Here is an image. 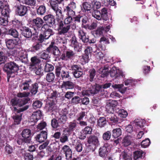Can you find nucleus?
I'll return each mask as SVG.
<instances>
[{
    "label": "nucleus",
    "instance_id": "f257e3e1",
    "mask_svg": "<svg viewBox=\"0 0 160 160\" xmlns=\"http://www.w3.org/2000/svg\"><path fill=\"white\" fill-rule=\"evenodd\" d=\"M30 101V99L29 98L20 99L15 97L11 99L10 104L13 107L18 106L20 107H22L18 109L16 107H13L14 112L18 113L23 112L28 108L29 105L26 104Z\"/></svg>",
    "mask_w": 160,
    "mask_h": 160
},
{
    "label": "nucleus",
    "instance_id": "f03ea898",
    "mask_svg": "<svg viewBox=\"0 0 160 160\" xmlns=\"http://www.w3.org/2000/svg\"><path fill=\"white\" fill-rule=\"evenodd\" d=\"M67 14L68 16L63 22L61 20H58V34L64 35L68 33L70 29V23L73 21L72 16L74 15Z\"/></svg>",
    "mask_w": 160,
    "mask_h": 160
},
{
    "label": "nucleus",
    "instance_id": "7ed1b4c3",
    "mask_svg": "<svg viewBox=\"0 0 160 160\" xmlns=\"http://www.w3.org/2000/svg\"><path fill=\"white\" fill-rule=\"evenodd\" d=\"M3 69L8 75L10 76L11 74L17 72L19 70V66L14 62L10 61L4 65Z\"/></svg>",
    "mask_w": 160,
    "mask_h": 160
},
{
    "label": "nucleus",
    "instance_id": "20e7f679",
    "mask_svg": "<svg viewBox=\"0 0 160 160\" xmlns=\"http://www.w3.org/2000/svg\"><path fill=\"white\" fill-rule=\"evenodd\" d=\"M88 85H89V87L88 86L87 89L82 91V96H93L99 92V89L100 88V87L99 84H95V85L92 86L90 83Z\"/></svg>",
    "mask_w": 160,
    "mask_h": 160
},
{
    "label": "nucleus",
    "instance_id": "39448f33",
    "mask_svg": "<svg viewBox=\"0 0 160 160\" xmlns=\"http://www.w3.org/2000/svg\"><path fill=\"white\" fill-rule=\"evenodd\" d=\"M30 22L32 28L35 31H39L46 26V24H44L43 20L39 17L33 19Z\"/></svg>",
    "mask_w": 160,
    "mask_h": 160
},
{
    "label": "nucleus",
    "instance_id": "423d86ee",
    "mask_svg": "<svg viewBox=\"0 0 160 160\" xmlns=\"http://www.w3.org/2000/svg\"><path fill=\"white\" fill-rule=\"evenodd\" d=\"M62 67L61 65L55 67V73L56 76L58 78L61 77L62 80H65L68 78H70L68 71L62 70Z\"/></svg>",
    "mask_w": 160,
    "mask_h": 160
},
{
    "label": "nucleus",
    "instance_id": "0eeeda50",
    "mask_svg": "<svg viewBox=\"0 0 160 160\" xmlns=\"http://www.w3.org/2000/svg\"><path fill=\"white\" fill-rule=\"evenodd\" d=\"M111 86L114 89H118V91L122 93H124L127 90V88L124 87L123 88L124 85L123 84H115L112 85L111 83L109 82L105 83L102 85H99V86L100 87V88L99 89V92H102L104 89L108 88Z\"/></svg>",
    "mask_w": 160,
    "mask_h": 160
},
{
    "label": "nucleus",
    "instance_id": "6e6552de",
    "mask_svg": "<svg viewBox=\"0 0 160 160\" xmlns=\"http://www.w3.org/2000/svg\"><path fill=\"white\" fill-rule=\"evenodd\" d=\"M44 22L45 23L46 26L48 25L49 27H52L56 26L57 23L55 16L52 14H49L45 15L43 17Z\"/></svg>",
    "mask_w": 160,
    "mask_h": 160
},
{
    "label": "nucleus",
    "instance_id": "1a4fd4ad",
    "mask_svg": "<svg viewBox=\"0 0 160 160\" xmlns=\"http://www.w3.org/2000/svg\"><path fill=\"white\" fill-rule=\"evenodd\" d=\"M31 62L29 65V71H33L37 68V67L40 66L41 61L40 59L36 56L32 57L30 59Z\"/></svg>",
    "mask_w": 160,
    "mask_h": 160
},
{
    "label": "nucleus",
    "instance_id": "9d476101",
    "mask_svg": "<svg viewBox=\"0 0 160 160\" xmlns=\"http://www.w3.org/2000/svg\"><path fill=\"white\" fill-rule=\"evenodd\" d=\"M14 7L16 9V12L19 16H23L27 13L28 10V7L22 5L20 3H17L15 5Z\"/></svg>",
    "mask_w": 160,
    "mask_h": 160
},
{
    "label": "nucleus",
    "instance_id": "9b49d317",
    "mask_svg": "<svg viewBox=\"0 0 160 160\" xmlns=\"http://www.w3.org/2000/svg\"><path fill=\"white\" fill-rule=\"evenodd\" d=\"M5 41L6 47L9 49H16L19 45L18 42L16 39L6 38Z\"/></svg>",
    "mask_w": 160,
    "mask_h": 160
},
{
    "label": "nucleus",
    "instance_id": "f8f14e48",
    "mask_svg": "<svg viewBox=\"0 0 160 160\" xmlns=\"http://www.w3.org/2000/svg\"><path fill=\"white\" fill-rule=\"evenodd\" d=\"M70 46L74 48L75 51L78 52H81L82 46L78 42L77 38L75 36H72L70 40Z\"/></svg>",
    "mask_w": 160,
    "mask_h": 160
},
{
    "label": "nucleus",
    "instance_id": "ddd939ff",
    "mask_svg": "<svg viewBox=\"0 0 160 160\" xmlns=\"http://www.w3.org/2000/svg\"><path fill=\"white\" fill-rule=\"evenodd\" d=\"M78 35L80 40L84 44H88L89 41V36L87 35V33L82 29L80 28L78 31Z\"/></svg>",
    "mask_w": 160,
    "mask_h": 160
},
{
    "label": "nucleus",
    "instance_id": "4468645a",
    "mask_svg": "<svg viewBox=\"0 0 160 160\" xmlns=\"http://www.w3.org/2000/svg\"><path fill=\"white\" fill-rule=\"evenodd\" d=\"M47 51L55 56H58L60 53V51L53 42H52L49 46L47 48Z\"/></svg>",
    "mask_w": 160,
    "mask_h": 160
},
{
    "label": "nucleus",
    "instance_id": "2eb2a0df",
    "mask_svg": "<svg viewBox=\"0 0 160 160\" xmlns=\"http://www.w3.org/2000/svg\"><path fill=\"white\" fill-rule=\"evenodd\" d=\"M109 73L110 76L115 79L125 77L123 72L119 69H117L116 67H112Z\"/></svg>",
    "mask_w": 160,
    "mask_h": 160
},
{
    "label": "nucleus",
    "instance_id": "dca6fc26",
    "mask_svg": "<svg viewBox=\"0 0 160 160\" xmlns=\"http://www.w3.org/2000/svg\"><path fill=\"white\" fill-rule=\"evenodd\" d=\"M87 142L90 145L94 147V148L99 145L98 138L95 135H91L88 138Z\"/></svg>",
    "mask_w": 160,
    "mask_h": 160
},
{
    "label": "nucleus",
    "instance_id": "f3484780",
    "mask_svg": "<svg viewBox=\"0 0 160 160\" xmlns=\"http://www.w3.org/2000/svg\"><path fill=\"white\" fill-rule=\"evenodd\" d=\"M63 152L65 155L66 160H71L72 158V151L69 146L64 145L62 148Z\"/></svg>",
    "mask_w": 160,
    "mask_h": 160
},
{
    "label": "nucleus",
    "instance_id": "a211bd4d",
    "mask_svg": "<svg viewBox=\"0 0 160 160\" xmlns=\"http://www.w3.org/2000/svg\"><path fill=\"white\" fill-rule=\"evenodd\" d=\"M76 8V3L73 2V0L71 1L68 5L64 9V11L66 12L68 14L70 15H75V12L73 10Z\"/></svg>",
    "mask_w": 160,
    "mask_h": 160
},
{
    "label": "nucleus",
    "instance_id": "6ab92c4d",
    "mask_svg": "<svg viewBox=\"0 0 160 160\" xmlns=\"http://www.w3.org/2000/svg\"><path fill=\"white\" fill-rule=\"evenodd\" d=\"M20 30L21 31V34L26 38H30L32 35L31 29L26 26L23 25Z\"/></svg>",
    "mask_w": 160,
    "mask_h": 160
},
{
    "label": "nucleus",
    "instance_id": "aec40b11",
    "mask_svg": "<svg viewBox=\"0 0 160 160\" xmlns=\"http://www.w3.org/2000/svg\"><path fill=\"white\" fill-rule=\"evenodd\" d=\"M43 48L42 44L35 41L32 44L31 47L29 48V50L31 52L35 53L39 52L42 50Z\"/></svg>",
    "mask_w": 160,
    "mask_h": 160
},
{
    "label": "nucleus",
    "instance_id": "412c9836",
    "mask_svg": "<svg viewBox=\"0 0 160 160\" xmlns=\"http://www.w3.org/2000/svg\"><path fill=\"white\" fill-rule=\"evenodd\" d=\"M43 86L42 82H36L32 84L30 89V92L32 94L35 95L38 91V89H41Z\"/></svg>",
    "mask_w": 160,
    "mask_h": 160
},
{
    "label": "nucleus",
    "instance_id": "4be33fe9",
    "mask_svg": "<svg viewBox=\"0 0 160 160\" xmlns=\"http://www.w3.org/2000/svg\"><path fill=\"white\" fill-rule=\"evenodd\" d=\"M47 130L41 131L40 134H38L35 137L36 140L40 142H44L47 138Z\"/></svg>",
    "mask_w": 160,
    "mask_h": 160
},
{
    "label": "nucleus",
    "instance_id": "5701e85b",
    "mask_svg": "<svg viewBox=\"0 0 160 160\" xmlns=\"http://www.w3.org/2000/svg\"><path fill=\"white\" fill-rule=\"evenodd\" d=\"M75 55V53L71 50L68 49L64 53H62L61 58L62 60H67L73 58Z\"/></svg>",
    "mask_w": 160,
    "mask_h": 160
},
{
    "label": "nucleus",
    "instance_id": "b1692460",
    "mask_svg": "<svg viewBox=\"0 0 160 160\" xmlns=\"http://www.w3.org/2000/svg\"><path fill=\"white\" fill-rule=\"evenodd\" d=\"M56 101L54 99L47 100L45 104V107L48 111L52 112L55 109V102Z\"/></svg>",
    "mask_w": 160,
    "mask_h": 160
},
{
    "label": "nucleus",
    "instance_id": "393cba45",
    "mask_svg": "<svg viewBox=\"0 0 160 160\" xmlns=\"http://www.w3.org/2000/svg\"><path fill=\"white\" fill-rule=\"evenodd\" d=\"M75 84L74 83L69 81H63L61 85L62 88L66 90L72 89L74 88Z\"/></svg>",
    "mask_w": 160,
    "mask_h": 160
},
{
    "label": "nucleus",
    "instance_id": "a878e982",
    "mask_svg": "<svg viewBox=\"0 0 160 160\" xmlns=\"http://www.w3.org/2000/svg\"><path fill=\"white\" fill-rule=\"evenodd\" d=\"M21 135L23 138H24L29 142L31 140V131L29 129H24L22 132Z\"/></svg>",
    "mask_w": 160,
    "mask_h": 160
},
{
    "label": "nucleus",
    "instance_id": "bb28decb",
    "mask_svg": "<svg viewBox=\"0 0 160 160\" xmlns=\"http://www.w3.org/2000/svg\"><path fill=\"white\" fill-rule=\"evenodd\" d=\"M88 73L89 75L87 77L85 80H89L90 82H92L95 79V77L96 74V70L95 69L92 68L89 70Z\"/></svg>",
    "mask_w": 160,
    "mask_h": 160
},
{
    "label": "nucleus",
    "instance_id": "cd10ccee",
    "mask_svg": "<svg viewBox=\"0 0 160 160\" xmlns=\"http://www.w3.org/2000/svg\"><path fill=\"white\" fill-rule=\"evenodd\" d=\"M109 71L108 67L107 65L102 67L98 70L99 72L101 74V77L103 78L107 77L108 76L109 73Z\"/></svg>",
    "mask_w": 160,
    "mask_h": 160
},
{
    "label": "nucleus",
    "instance_id": "c85d7f7f",
    "mask_svg": "<svg viewBox=\"0 0 160 160\" xmlns=\"http://www.w3.org/2000/svg\"><path fill=\"white\" fill-rule=\"evenodd\" d=\"M107 121H110L112 123H117L118 121V118L113 113H110L106 116Z\"/></svg>",
    "mask_w": 160,
    "mask_h": 160
},
{
    "label": "nucleus",
    "instance_id": "c756f323",
    "mask_svg": "<svg viewBox=\"0 0 160 160\" xmlns=\"http://www.w3.org/2000/svg\"><path fill=\"white\" fill-rule=\"evenodd\" d=\"M8 34L14 38H19V33L18 31L15 28H11L9 29L7 32Z\"/></svg>",
    "mask_w": 160,
    "mask_h": 160
},
{
    "label": "nucleus",
    "instance_id": "7c9ffc66",
    "mask_svg": "<svg viewBox=\"0 0 160 160\" xmlns=\"http://www.w3.org/2000/svg\"><path fill=\"white\" fill-rule=\"evenodd\" d=\"M31 81L30 80H26L22 82L19 85L20 89L22 90L28 91L29 89L30 84L31 83Z\"/></svg>",
    "mask_w": 160,
    "mask_h": 160
},
{
    "label": "nucleus",
    "instance_id": "2f4dec72",
    "mask_svg": "<svg viewBox=\"0 0 160 160\" xmlns=\"http://www.w3.org/2000/svg\"><path fill=\"white\" fill-rule=\"evenodd\" d=\"M74 15V17L72 18L74 22L73 23L72 27L73 29H75L78 27L77 23H80L81 22L80 19L82 18V16L79 14L78 15Z\"/></svg>",
    "mask_w": 160,
    "mask_h": 160
},
{
    "label": "nucleus",
    "instance_id": "473e14b6",
    "mask_svg": "<svg viewBox=\"0 0 160 160\" xmlns=\"http://www.w3.org/2000/svg\"><path fill=\"white\" fill-rule=\"evenodd\" d=\"M1 14L2 17L7 18H9L11 10L8 7L6 6L1 10Z\"/></svg>",
    "mask_w": 160,
    "mask_h": 160
},
{
    "label": "nucleus",
    "instance_id": "72a5a7b5",
    "mask_svg": "<svg viewBox=\"0 0 160 160\" xmlns=\"http://www.w3.org/2000/svg\"><path fill=\"white\" fill-rule=\"evenodd\" d=\"M122 133L121 129L120 128H117L112 130V136L114 138H117L120 136Z\"/></svg>",
    "mask_w": 160,
    "mask_h": 160
},
{
    "label": "nucleus",
    "instance_id": "f704fd0d",
    "mask_svg": "<svg viewBox=\"0 0 160 160\" xmlns=\"http://www.w3.org/2000/svg\"><path fill=\"white\" fill-rule=\"evenodd\" d=\"M22 113H20L19 115L15 114L13 115L12 118L14 120L15 125H18L20 124L22 119Z\"/></svg>",
    "mask_w": 160,
    "mask_h": 160
},
{
    "label": "nucleus",
    "instance_id": "c9c22d12",
    "mask_svg": "<svg viewBox=\"0 0 160 160\" xmlns=\"http://www.w3.org/2000/svg\"><path fill=\"white\" fill-rule=\"evenodd\" d=\"M108 148H106L105 147H101L99 150V154L100 157H104L108 154Z\"/></svg>",
    "mask_w": 160,
    "mask_h": 160
},
{
    "label": "nucleus",
    "instance_id": "e433bc0d",
    "mask_svg": "<svg viewBox=\"0 0 160 160\" xmlns=\"http://www.w3.org/2000/svg\"><path fill=\"white\" fill-rule=\"evenodd\" d=\"M107 120L104 117H100L98 120L97 125L99 127H103L107 124Z\"/></svg>",
    "mask_w": 160,
    "mask_h": 160
},
{
    "label": "nucleus",
    "instance_id": "4c0bfd02",
    "mask_svg": "<svg viewBox=\"0 0 160 160\" xmlns=\"http://www.w3.org/2000/svg\"><path fill=\"white\" fill-rule=\"evenodd\" d=\"M132 137L130 136H125L122 140V143L125 147H127L131 145V139Z\"/></svg>",
    "mask_w": 160,
    "mask_h": 160
},
{
    "label": "nucleus",
    "instance_id": "58836bf2",
    "mask_svg": "<svg viewBox=\"0 0 160 160\" xmlns=\"http://www.w3.org/2000/svg\"><path fill=\"white\" fill-rule=\"evenodd\" d=\"M17 144L19 145H24L26 143H29L27 140L23 138L22 136H19L16 139Z\"/></svg>",
    "mask_w": 160,
    "mask_h": 160
},
{
    "label": "nucleus",
    "instance_id": "ea45409f",
    "mask_svg": "<svg viewBox=\"0 0 160 160\" xmlns=\"http://www.w3.org/2000/svg\"><path fill=\"white\" fill-rule=\"evenodd\" d=\"M101 14L102 18V19L104 21H107L108 20L109 18L108 15V9L104 8L101 10Z\"/></svg>",
    "mask_w": 160,
    "mask_h": 160
},
{
    "label": "nucleus",
    "instance_id": "a19ab883",
    "mask_svg": "<svg viewBox=\"0 0 160 160\" xmlns=\"http://www.w3.org/2000/svg\"><path fill=\"white\" fill-rule=\"evenodd\" d=\"M12 26L20 29L23 26L22 23L21 21H20L18 20L15 19L11 21Z\"/></svg>",
    "mask_w": 160,
    "mask_h": 160
},
{
    "label": "nucleus",
    "instance_id": "79ce46f5",
    "mask_svg": "<svg viewBox=\"0 0 160 160\" xmlns=\"http://www.w3.org/2000/svg\"><path fill=\"white\" fill-rule=\"evenodd\" d=\"M54 33L52 29L48 28L45 29L43 34L45 36V38L48 39L51 36L53 35Z\"/></svg>",
    "mask_w": 160,
    "mask_h": 160
},
{
    "label": "nucleus",
    "instance_id": "37998d69",
    "mask_svg": "<svg viewBox=\"0 0 160 160\" xmlns=\"http://www.w3.org/2000/svg\"><path fill=\"white\" fill-rule=\"evenodd\" d=\"M137 82L135 80L130 78L125 80L124 81V83L125 85H130L131 87L134 88Z\"/></svg>",
    "mask_w": 160,
    "mask_h": 160
},
{
    "label": "nucleus",
    "instance_id": "c03bdc74",
    "mask_svg": "<svg viewBox=\"0 0 160 160\" xmlns=\"http://www.w3.org/2000/svg\"><path fill=\"white\" fill-rule=\"evenodd\" d=\"M143 152L142 151L137 150L133 152V158L135 160L142 159Z\"/></svg>",
    "mask_w": 160,
    "mask_h": 160
},
{
    "label": "nucleus",
    "instance_id": "a18cd8bd",
    "mask_svg": "<svg viewBox=\"0 0 160 160\" xmlns=\"http://www.w3.org/2000/svg\"><path fill=\"white\" fill-rule=\"evenodd\" d=\"M57 98V92L52 90H50L49 93L48 95V100H51L54 99L56 101V99Z\"/></svg>",
    "mask_w": 160,
    "mask_h": 160
},
{
    "label": "nucleus",
    "instance_id": "49530a36",
    "mask_svg": "<svg viewBox=\"0 0 160 160\" xmlns=\"http://www.w3.org/2000/svg\"><path fill=\"white\" fill-rule=\"evenodd\" d=\"M30 71L31 72H35L36 74L40 77L43 75V71L40 65L37 67V68L35 70H33V71Z\"/></svg>",
    "mask_w": 160,
    "mask_h": 160
},
{
    "label": "nucleus",
    "instance_id": "de8ad7c7",
    "mask_svg": "<svg viewBox=\"0 0 160 160\" xmlns=\"http://www.w3.org/2000/svg\"><path fill=\"white\" fill-rule=\"evenodd\" d=\"M135 125L141 128L142 130L145 131V128H144V124L145 123V121L144 120L142 119L138 120V121L135 122Z\"/></svg>",
    "mask_w": 160,
    "mask_h": 160
},
{
    "label": "nucleus",
    "instance_id": "09e8293b",
    "mask_svg": "<svg viewBox=\"0 0 160 160\" xmlns=\"http://www.w3.org/2000/svg\"><path fill=\"white\" fill-rule=\"evenodd\" d=\"M55 78V74L53 72H49L47 74L46 80L49 82H51L54 80Z\"/></svg>",
    "mask_w": 160,
    "mask_h": 160
},
{
    "label": "nucleus",
    "instance_id": "8fccbe9b",
    "mask_svg": "<svg viewBox=\"0 0 160 160\" xmlns=\"http://www.w3.org/2000/svg\"><path fill=\"white\" fill-rule=\"evenodd\" d=\"M46 8L44 5H40L37 9V14L39 15H43L46 12Z\"/></svg>",
    "mask_w": 160,
    "mask_h": 160
},
{
    "label": "nucleus",
    "instance_id": "3c124183",
    "mask_svg": "<svg viewBox=\"0 0 160 160\" xmlns=\"http://www.w3.org/2000/svg\"><path fill=\"white\" fill-rule=\"evenodd\" d=\"M81 102V98L79 96H75L71 100V103L73 105H76Z\"/></svg>",
    "mask_w": 160,
    "mask_h": 160
},
{
    "label": "nucleus",
    "instance_id": "603ef678",
    "mask_svg": "<svg viewBox=\"0 0 160 160\" xmlns=\"http://www.w3.org/2000/svg\"><path fill=\"white\" fill-rule=\"evenodd\" d=\"M87 112L85 111H82L79 112L76 116V120L77 121H80L83 120V118L87 115Z\"/></svg>",
    "mask_w": 160,
    "mask_h": 160
},
{
    "label": "nucleus",
    "instance_id": "864d4df0",
    "mask_svg": "<svg viewBox=\"0 0 160 160\" xmlns=\"http://www.w3.org/2000/svg\"><path fill=\"white\" fill-rule=\"evenodd\" d=\"M54 69V66L52 64L46 63L44 68V71L46 72H50L52 71Z\"/></svg>",
    "mask_w": 160,
    "mask_h": 160
},
{
    "label": "nucleus",
    "instance_id": "5fc2aeb1",
    "mask_svg": "<svg viewBox=\"0 0 160 160\" xmlns=\"http://www.w3.org/2000/svg\"><path fill=\"white\" fill-rule=\"evenodd\" d=\"M112 133L110 131H107L104 133L102 135L103 139L106 141L109 140L111 138Z\"/></svg>",
    "mask_w": 160,
    "mask_h": 160
},
{
    "label": "nucleus",
    "instance_id": "6e6d98bb",
    "mask_svg": "<svg viewBox=\"0 0 160 160\" xmlns=\"http://www.w3.org/2000/svg\"><path fill=\"white\" fill-rule=\"evenodd\" d=\"M49 3L51 8L54 11L59 8L58 6L59 3L55 1L52 0H50Z\"/></svg>",
    "mask_w": 160,
    "mask_h": 160
},
{
    "label": "nucleus",
    "instance_id": "4d7b16f0",
    "mask_svg": "<svg viewBox=\"0 0 160 160\" xmlns=\"http://www.w3.org/2000/svg\"><path fill=\"white\" fill-rule=\"evenodd\" d=\"M82 70H80L72 72V73L73 77L76 78H78L82 77L83 74V72L82 71Z\"/></svg>",
    "mask_w": 160,
    "mask_h": 160
},
{
    "label": "nucleus",
    "instance_id": "13d9d810",
    "mask_svg": "<svg viewBox=\"0 0 160 160\" xmlns=\"http://www.w3.org/2000/svg\"><path fill=\"white\" fill-rule=\"evenodd\" d=\"M5 152L7 155L12 154L13 152V149L9 144H7L5 147Z\"/></svg>",
    "mask_w": 160,
    "mask_h": 160
},
{
    "label": "nucleus",
    "instance_id": "bf43d9fd",
    "mask_svg": "<svg viewBox=\"0 0 160 160\" xmlns=\"http://www.w3.org/2000/svg\"><path fill=\"white\" fill-rule=\"evenodd\" d=\"M59 123L56 118H53L51 121V125L53 128L55 129L59 127Z\"/></svg>",
    "mask_w": 160,
    "mask_h": 160
},
{
    "label": "nucleus",
    "instance_id": "052dcab7",
    "mask_svg": "<svg viewBox=\"0 0 160 160\" xmlns=\"http://www.w3.org/2000/svg\"><path fill=\"white\" fill-rule=\"evenodd\" d=\"M72 70V72L74 71H77L80 70H82V68L80 65L73 64L71 65L70 66V69Z\"/></svg>",
    "mask_w": 160,
    "mask_h": 160
},
{
    "label": "nucleus",
    "instance_id": "680f3d73",
    "mask_svg": "<svg viewBox=\"0 0 160 160\" xmlns=\"http://www.w3.org/2000/svg\"><path fill=\"white\" fill-rule=\"evenodd\" d=\"M19 57V59L22 62L26 63L27 62L28 55L26 53H21Z\"/></svg>",
    "mask_w": 160,
    "mask_h": 160
},
{
    "label": "nucleus",
    "instance_id": "e2e57ef3",
    "mask_svg": "<svg viewBox=\"0 0 160 160\" xmlns=\"http://www.w3.org/2000/svg\"><path fill=\"white\" fill-rule=\"evenodd\" d=\"M61 8V7H59L58 8L56 9V10L54 11L56 13L57 18L58 19L62 18L63 17Z\"/></svg>",
    "mask_w": 160,
    "mask_h": 160
},
{
    "label": "nucleus",
    "instance_id": "0e129e2a",
    "mask_svg": "<svg viewBox=\"0 0 160 160\" xmlns=\"http://www.w3.org/2000/svg\"><path fill=\"white\" fill-rule=\"evenodd\" d=\"M118 115L120 117L122 118H126L128 115L127 112L124 109H121L118 111Z\"/></svg>",
    "mask_w": 160,
    "mask_h": 160
},
{
    "label": "nucleus",
    "instance_id": "69168bd1",
    "mask_svg": "<svg viewBox=\"0 0 160 160\" xmlns=\"http://www.w3.org/2000/svg\"><path fill=\"white\" fill-rule=\"evenodd\" d=\"M150 143V141L149 139L147 138L143 140L141 142V145L142 147L146 148L148 147Z\"/></svg>",
    "mask_w": 160,
    "mask_h": 160
},
{
    "label": "nucleus",
    "instance_id": "338daca9",
    "mask_svg": "<svg viewBox=\"0 0 160 160\" xmlns=\"http://www.w3.org/2000/svg\"><path fill=\"white\" fill-rule=\"evenodd\" d=\"M22 2L23 4L30 6H34L36 4V1L35 0H24Z\"/></svg>",
    "mask_w": 160,
    "mask_h": 160
},
{
    "label": "nucleus",
    "instance_id": "774afa93",
    "mask_svg": "<svg viewBox=\"0 0 160 160\" xmlns=\"http://www.w3.org/2000/svg\"><path fill=\"white\" fill-rule=\"evenodd\" d=\"M42 105V102L40 101L37 100L34 102L32 104V106L35 109L40 108Z\"/></svg>",
    "mask_w": 160,
    "mask_h": 160
}]
</instances>
